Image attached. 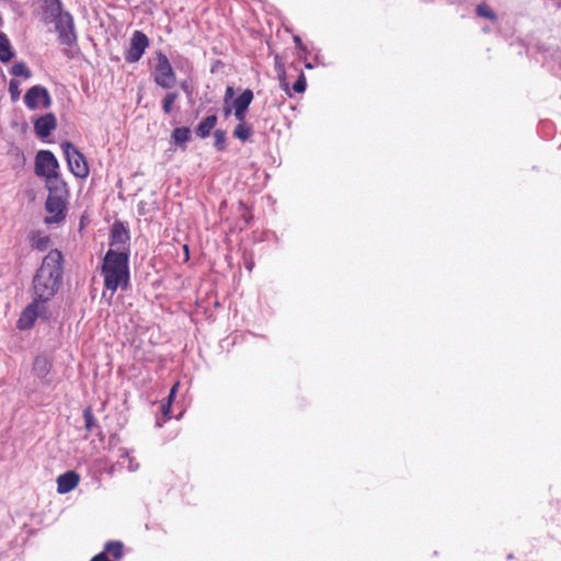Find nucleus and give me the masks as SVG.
Here are the masks:
<instances>
[{
    "instance_id": "obj_20",
    "label": "nucleus",
    "mask_w": 561,
    "mask_h": 561,
    "mask_svg": "<svg viewBox=\"0 0 561 561\" xmlns=\"http://www.w3.org/2000/svg\"><path fill=\"white\" fill-rule=\"evenodd\" d=\"M252 133V127L247 123H238L233 129V136L241 141H247Z\"/></svg>"
},
{
    "instance_id": "obj_29",
    "label": "nucleus",
    "mask_w": 561,
    "mask_h": 561,
    "mask_svg": "<svg viewBox=\"0 0 561 561\" xmlns=\"http://www.w3.org/2000/svg\"><path fill=\"white\" fill-rule=\"evenodd\" d=\"M306 88H307V82H306L305 75H304V72H300L298 79L296 80V82L293 85V90L297 93H302V92H305Z\"/></svg>"
},
{
    "instance_id": "obj_7",
    "label": "nucleus",
    "mask_w": 561,
    "mask_h": 561,
    "mask_svg": "<svg viewBox=\"0 0 561 561\" xmlns=\"http://www.w3.org/2000/svg\"><path fill=\"white\" fill-rule=\"evenodd\" d=\"M56 31L58 32L59 41L64 45H71L76 35L73 32L72 16L68 12H64L60 16L53 20Z\"/></svg>"
},
{
    "instance_id": "obj_4",
    "label": "nucleus",
    "mask_w": 561,
    "mask_h": 561,
    "mask_svg": "<svg viewBox=\"0 0 561 561\" xmlns=\"http://www.w3.org/2000/svg\"><path fill=\"white\" fill-rule=\"evenodd\" d=\"M157 64L153 70V80L162 89H171L176 83V76L165 54L157 51Z\"/></svg>"
},
{
    "instance_id": "obj_5",
    "label": "nucleus",
    "mask_w": 561,
    "mask_h": 561,
    "mask_svg": "<svg viewBox=\"0 0 561 561\" xmlns=\"http://www.w3.org/2000/svg\"><path fill=\"white\" fill-rule=\"evenodd\" d=\"M148 47V36L141 31H135L131 35L129 47L124 55L126 62L134 64L139 61Z\"/></svg>"
},
{
    "instance_id": "obj_26",
    "label": "nucleus",
    "mask_w": 561,
    "mask_h": 561,
    "mask_svg": "<svg viewBox=\"0 0 561 561\" xmlns=\"http://www.w3.org/2000/svg\"><path fill=\"white\" fill-rule=\"evenodd\" d=\"M178 92H170L164 96L162 100V110L165 114H170L172 112V105L178 100Z\"/></svg>"
},
{
    "instance_id": "obj_2",
    "label": "nucleus",
    "mask_w": 561,
    "mask_h": 561,
    "mask_svg": "<svg viewBox=\"0 0 561 561\" xmlns=\"http://www.w3.org/2000/svg\"><path fill=\"white\" fill-rule=\"evenodd\" d=\"M129 253L107 251L101 267L104 288L114 294L117 289H126L129 284Z\"/></svg>"
},
{
    "instance_id": "obj_8",
    "label": "nucleus",
    "mask_w": 561,
    "mask_h": 561,
    "mask_svg": "<svg viewBox=\"0 0 561 561\" xmlns=\"http://www.w3.org/2000/svg\"><path fill=\"white\" fill-rule=\"evenodd\" d=\"M24 103L30 110H35L42 103L47 108L51 104V98L46 88L34 85L30 88L24 95Z\"/></svg>"
},
{
    "instance_id": "obj_32",
    "label": "nucleus",
    "mask_w": 561,
    "mask_h": 561,
    "mask_svg": "<svg viewBox=\"0 0 561 561\" xmlns=\"http://www.w3.org/2000/svg\"><path fill=\"white\" fill-rule=\"evenodd\" d=\"M233 95H234L233 88L227 87L226 92H225V98H224L225 104H228L232 100Z\"/></svg>"
},
{
    "instance_id": "obj_14",
    "label": "nucleus",
    "mask_w": 561,
    "mask_h": 561,
    "mask_svg": "<svg viewBox=\"0 0 561 561\" xmlns=\"http://www.w3.org/2000/svg\"><path fill=\"white\" fill-rule=\"evenodd\" d=\"M53 367L51 362L44 355H38L35 357L33 363V371L37 378H39L44 383H49L48 375Z\"/></svg>"
},
{
    "instance_id": "obj_22",
    "label": "nucleus",
    "mask_w": 561,
    "mask_h": 561,
    "mask_svg": "<svg viewBox=\"0 0 561 561\" xmlns=\"http://www.w3.org/2000/svg\"><path fill=\"white\" fill-rule=\"evenodd\" d=\"M11 73L15 77L31 78L32 72L24 62H15L11 68Z\"/></svg>"
},
{
    "instance_id": "obj_35",
    "label": "nucleus",
    "mask_w": 561,
    "mask_h": 561,
    "mask_svg": "<svg viewBox=\"0 0 561 561\" xmlns=\"http://www.w3.org/2000/svg\"><path fill=\"white\" fill-rule=\"evenodd\" d=\"M294 41H295L296 44L301 45V39H300L299 36H295Z\"/></svg>"
},
{
    "instance_id": "obj_17",
    "label": "nucleus",
    "mask_w": 561,
    "mask_h": 561,
    "mask_svg": "<svg viewBox=\"0 0 561 561\" xmlns=\"http://www.w3.org/2000/svg\"><path fill=\"white\" fill-rule=\"evenodd\" d=\"M252 100H253L252 90L245 89L237 99L233 100V102H232L233 108L247 112Z\"/></svg>"
},
{
    "instance_id": "obj_24",
    "label": "nucleus",
    "mask_w": 561,
    "mask_h": 561,
    "mask_svg": "<svg viewBox=\"0 0 561 561\" xmlns=\"http://www.w3.org/2000/svg\"><path fill=\"white\" fill-rule=\"evenodd\" d=\"M104 552L111 553L114 558H121L123 554V545L119 541H108Z\"/></svg>"
},
{
    "instance_id": "obj_15",
    "label": "nucleus",
    "mask_w": 561,
    "mask_h": 561,
    "mask_svg": "<svg viewBox=\"0 0 561 561\" xmlns=\"http://www.w3.org/2000/svg\"><path fill=\"white\" fill-rule=\"evenodd\" d=\"M46 187L48 190V195H68L67 184L60 178L59 173H55L53 175L46 176Z\"/></svg>"
},
{
    "instance_id": "obj_34",
    "label": "nucleus",
    "mask_w": 561,
    "mask_h": 561,
    "mask_svg": "<svg viewBox=\"0 0 561 561\" xmlns=\"http://www.w3.org/2000/svg\"><path fill=\"white\" fill-rule=\"evenodd\" d=\"M224 114L226 117H228L231 114V107H230L229 103L225 104Z\"/></svg>"
},
{
    "instance_id": "obj_31",
    "label": "nucleus",
    "mask_w": 561,
    "mask_h": 561,
    "mask_svg": "<svg viewBox=\"0 0 561 561\" xmlns=\"http://www.w3.org/2000/svg\"><path fill=\"white\" fill-rule=\"evenodd\" d=\"M279 85H280V88H282L284 91H286V92L288 93V95H290V93H289V87H288V83H287V81H286V79H285V73H284V71H283L282 73H279Z\"/></svg>"
},
{
    "instance_id": "obj_30",
    "label": "nucleus",
    "mask_w": 561,
    "mask_h": 561,
    "mask_svg": "<svg viewBox=\"0 0 561 561\" xmlns=\"http://www.w3.org/2000/svg\"><path fill=\"white\" fill-rule=\"evenodd\" d=\"M123 459H126L128 461L127 468L129 471H136L139 468L138 462L135 461V459L129 455L128 451H124L122 455Z\"/></svg>"
},
{
    "instance_id": "obj_3",
    "label": "nucleus",
    "mask_w": 561,
    "mask_h": 561,
    "mask_svg": "<svg viewBox=\"0 0 561 561\" xmlns=\"http://www.w3.org/2000/svg\"><path fill=\"white\" fill-rule=\"evenodd\" d=\"M60 147L70 172L76 178L85 179L89 175V165L84 156L70 141L61 142Z\"/></svg>"
},
{
    "instance_id": "obj_12",
    "label": "nucleus",
    "mask_w": 561,
    "mask_h": 561,
    "mask_svg": "<svg viewBox=\"0 0 561 561\" xmlns=\"http://www.w3.org/2000/svg\"><path fill=\"white\" fill-rule=\"evenodd\" d=\"M80 477L75 471H67L57 478V491L60 494H66L72 491L79 483Z\"/></svg>"
},
{
    "instance_id": "obj_9",
    "label": "nucleus",
    "mask_w": 561,
    "mask_h": 561,
    "mask_svg": "<svg viewBox=\"0 0 561 561\" xmlns=\"http://www.w3.org/2000/svg\"><path fill=\"white\" fill-rule=\"evenodd\" d=\"M66 197L67 195H48L45 208L47 213L51 214L50 218L46 219V222H60L66 217Z\"/></svg>"
},
{
    "instance_id": "obj_6",
    "label": "nucleus",
    "mask_w": 561,
    "mask_h": 561,
    "mask_svg": "<svg viewBox=\"0 0 561 561\" xmlns=\"http://www.w3.org/2000/svg\"><path fill=\"white\" fill-rule=\"evenodd\" d=\"M59 163L51 151L41 150L35 158V173L38 176H49L58 172Z\"/></svg>"
},
{
    "instance_id": "obj_25",
    "label": "nucleus",
    "mask_w": 561,
    "mask_h": 561,
    "mask_svg": "<svg viewBox=\"0 0 561 561\" xmlns=\"http://www.w3.org/2000/svg\"><path fill=\"white\" fill-rule=\"evenodd\" d=\"M476 12L479 16L489 19L491 21H495L497 19L496 14L491 10V8L484 3L478 4Z\"/></svg>"
},
{
    "instance_id": "obj_27",
    "label": "nucleus",
    "mask_w": 561,
    "mask_h": 561,
    "mask_svg": "<svg viewBox=\"0 0 561 561\" xmlns=\"http://www.w3.org/2000/svg\"><path fill=\"white\" fill-rule=\"evenodd\" d=\"M9 93H10L11 100L13 102H16L20 99V95H21L20 82L16 79L10 80Z\"/></svg>"
},
{
    "instance_id": "obj_21",
    "label": "nucleus",
    "mask_w": 561,
    "mask_h": 561,
    "mask_svg": "<svg viewBox=\"0 0 561 561\" xmlns=\"http://www.w3.org/2000/svg\"><path fill=\"white\" fill-rule=\"evenodd\" d=\"M214 147L218 151H224L227 147V134L222 129H216L214 131Z\"/></svg>"
},
{
    "instance_id": "obj_28",
    "label": "nucleus",
    "mask_w": 561,
    "mask_h": 561,
    "mask_svg": "<svg viewBox=\"0 0 561 561\" xmlns=\"http://www.w3.org/2000/svg\"><path fill=\"white\" fill-rule=\"evenodd\" d=\"M178 387H179V382H176L175 385H173V387L171 388L170 393H169V396H168V403L162 405V413H163V415H164V416H169V414H170V411H171V402H172V400H173V399H174V397H175V393H176Z\"/></svg>"
},
{
    "instance_id": "obj_36",
    "label": "nucleus",
    "mask_w": 561,
    "mask_h": 561,
    "mask_svg": "<svg viewBox=\"0 0 561 561\" xmlns=\"http://www.w3.org/2000/svg\"><path fill=\"white\" fill-rule=\"evenodd\" d=\"M184 250H185V252H186V254H187V253H188V248H187V245H185V247H184Z\"/></svg>"
},
{
    "instance_id": "obj_33",
    "label": "nucleus",
    "mask_w": 561,
    "mask_h": 561,
    "mask_svg": "<svg viewBox=\"0 0 561 561\" xmlns=\"http://www.w3.org/2000/svg\"><path fill=\"white\" fill-rule=\"evenodd\" d=\"M234 117L239 123H245V112L234 110Z\"/></svg>"
},
{
    "instance_id": "obj_11",
    "label": "nucleus",
    "mask_w": 561,
    "mask_h": 561,
    "mask_svg": "<svg viewBox=\"0 0 561 561\" xmlns=\"http://www.w3.org/2000/svg\"><path fill=\"white\" fill-rule=\"evenodd\" d=\"M56 126L57 121L55 115L51 113L41 116L34 123L35 133L41 138L49 136Z\"/></svg>"
},
{
    "instance_id": "obj_18",
    "label": "nucleus",
    "mask_w": 561,
    "mask_h": 561,
    "mask_svg": "<svg viewBox=\"0 0 561 561\" xmlns=\"http://www.w3.org/2000/svg\"><path fill=\"white\" fill-rule=\"evenodd\" d=\"M13 51L8 36L0 32V60L8 62L12 59Z\"/></svg>"
},
{
    "instance_id": "obj_10",
    "label": "nucleus",
    "mask_w": 561,
    "mask_h": 561,
    "mask_svg": "<svg viewBox=\"0 0 561 561\" xmlns=\"http://www.w3.org/2000/svg\"><path fill=\"white\" fill-rule=\"evenodd\" d=\"M129 232L122 222H115L111 232V248L108 251L128 253Z\"/></svg>"
},
{
    "instance_id": "obj_1",
    "label": "nucleus",
    "mask_w": 561,
    "mask_h": 561,
    "mask_svg": "<svg viewBox=\"0 0 561 561\" xmlns=\"http://www.w3.org/2000/svg\"><path fill=\"white\" fill-rule=\"evenodd\" d=\"M64 257L60 251L51 250L43 259L32 280V301L23 309L16 322L20 330L31 329L37 318L48 317L47 302L58 293L64 275Z\"/></svg>"
},
{
    "instance_id": "obj_13",
    "label": "nucleus",
    "mask_w": 561,
    "mask_h": 561,
    "mask_svg": "<svg viewBox=\"0 0 561 561\" xmlns=\"http://www.w3.org/2000/svg\"><path fill=\"white\" fill-rule=\"evenodd\" d=\"M42 8V19L45 22H53L54 19L60 16L62 12L60 0H39Z\"/></svg>"
},
{
    "instance_id": "obj_23",
    "label": "nucleus",
    "mask_w": 561,
    "mask_h": 561,
    "mask_svg": "<svg viewBox=\"0 0 561 561\" xmlns=\"http://www.w3.org/2000/svg\"><path fill=\"white\" fill-rule=\"evenodd\" d=\"M83 419H84V427L87 431L91 432L96 425V419L92 412L91 407H87L83 410Z\"/></svg>"
},
{
    "instance_id": "obj_16",
    "label": "nucleus",
    "mask_w": 561,
    "mask_h": 561,
    "mask_svg": "<svg viewBox=\"0 0 561 561\" xmlns=\"http://www.w3.org/2000/svg\"><path fill=\"white\" fill-rule=\"evenodd\" d=\"M217 124V116L209 115L205 117L197 126L196 134L199 138H207L210 135V131Z\"/></svg>"
},
{
    "instance_id": "obj_19",
    "label": "nucleus",
    "mask_w": 561,
    "mask_h": 561,
    "mask_svg": "<svg viewBox=\"0 0 561 561\" xmlns=\"http://www.w3.org/2000/svg\"><path fill=\"white\" fill-rule=\"evenodd\" d=\"M171 138L178 146H184L191 138V129L188 127H178L172 131Z\"/></svg>"
}]
</instances>
